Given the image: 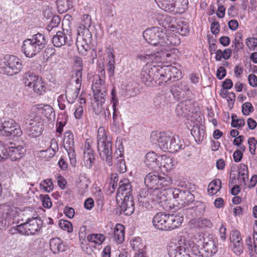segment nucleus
<instances>
[{"mask_svg":"<svg viewBox=\"0 0 257 257\" xmlns=\"http://www.w3.org/2000/svg\"><path fill=\"white\" fill-rule=\"evenodd\" d=\"M230 239L232 243L241 241L240 232L237 230L232 231L230 233Z\"/></svg>","mask_w":257,"mask_h":257,"instance_id":"56","label":"nucleus"},{"mask_svg":"<svg viewBox=\"0 0 257 257\" xmlns=\"http://www.w3.org/2000/svg\"><path fill=\"white\" fill-rule=\"evenodd\" d=\"M160 168L163 167L166 171L170 170L173 167L172 159L165 155L159 156Z\"/></svg>","mask_w":257,"mask_h":257,"instance_id":"43","label":"nucleus"},{"mask_svg":"<svg viewBox=\"0 0 257 257\" xmlns=\"http://www.w3.org/2000/svg\"><path fill=\"white\" fill-rule=\"evenodd\" d=\"M97 150L100 158L105 160L109 166L113 164L112 143L107 137L105 129L99 127L97 132Z\"/></svg>","mask_w":257,"mask_h":257,"instance_id":"5","label":"nucleus"},{"mask_svg":"<svg viewBox=\"0 0 257 257\" xmlns=\"http://www.w3.org/2000/svg\"><path fill=\"white\" fill-rule=\"evenodd\" d=\"M50 249L54 253L64 251L66 247L63 241L58 237L52 238L50 241Z\"/></svg>","mask_w":257,"mask_h":257,"instance_id":"30","label":"nucleus"},{"mask_svg":"<svg viewBox=\"0 0 257 257\" xmlns=\"http://www.w3.org/2000/svg\"><path fill=\"white\" fill-rule=\"evenodd\" d=\"M172 183V179L167 175L163 176L157 172L150 173L145 178V184L150 189L159 190L164 187L168 186Z\"/></svg>","mask_w":257,"mask_h":257,"instance_id":"7","label":"nucleus"},{"mask_svg":"<svg viewBox=\"0 0 257 257\" xmlns=\"http://www.w3.org/2000/svg\"><path fill=\"white\" fill-rule=\"evenodd\" d=\"M38 110L40 113L48 119L50 120L55 116L53 108L49 105H45L43 106L38 107Z\"/></svg>","mask_w":257,"mask_h":257,"instance_id":"44","label":"nucleus"},{"mask_svg":"<svg viewBox=\"0 0 257 257\" xmlns=\"http://www.w3.org/2000/svg\"><path fill=\"white\" fill-rule=\"evenodd\" d=\"M159 71L160 66L146 64L142 70L141 78L146 86H152L161 80Z\"/></svg>","mask_w":257,"mask_h":257,"instance_id":"8","label":"nucleus"},{"mask_svg":"<svg viewBox=\"0 0 257 257\" xmlns=\"http://www.w3.org/2000/svg\"><path fill=\"white\" fill-rule=\"evenodd\" d=\"M182 244V243H181ZM183 247L180 250H177V247H167L168 254L170 257H193L188 252V248L190 247V242L183 241Z\"/></svg>","mask_w":257,"mask_h":257,"instance_id":"20","label":"nucleus"},{"mask_svg":"<svg viewBox=\"0 0 257 257\" xmlns=\"http://www.w3.org/2000/svg\"><path fill=\"white\" fill-rule=\"evenodd\" d=\"M253 110V106L251 103L247 102L243 104L242 106V112L245 115H249V113Z\"/></svg>","mask_w":257,"mask_h":257,"instance_id":"58","label":"nucleus"},{"mask_svg":"<svg viewBox=\"0 0 257 257\" xmlns=\"http://www.w3.org/2000/svg\"><path fill=\"white\" fill-rule=\"evenodd\" d=\"M65 33L64 31H58L52 38V43L56 47H61L65 44L71 46L72 37L71 31H67Z\"/></svg>","mask_w":257,"mask_h":257,"instance_id":"18","label":"nucleus"},{"mask_svg":"<svg viewBox=\"0 0 257 257\" xmlns=\"http://www.w3.org/2000/svg\"><path fill=\"white\" fill-rule=\"evenodd\" d=\"M108 62L107 64V67L109 76H112L114 73L115 70V60L114 55L111 52L108 53Z\"/></svg>","mask_w":257,"mask_h":257,"instance_id":"49","label":"nucleus"},{"mask_svg":"<svg viewBox=\"0 0 257 257\" xmlns=\"http://www.w3.org/2000/svg\"><path fill=\"white\" fill-rule=\"evenodd\" d=\"M39 78V76L34 74L33 73L28 72L24 75L23 80L26 86L31 88L33 85V84L37 81V78Z\"/></svg>","mask_w":257,"mask_h":257,"instance_id":"41","label":"nucleus"},{"mask_svg":"<svg viewBox=\"0 0 257 257\" xmlns=\"http://www.w3.org/2000/svg\"><path fill=\"white\" fill-rule=\"evenodd\" d=\"M191 133L198 144H200L202 141L205 136V132L203 127H201L197 125L193 126Z\"/></svg>","mask_w":257,"mask_h":257,"instance_id":"39","label":"nucleus"},{"mask_svg":"<svg viewBox=\"0 0 257 257\" xmlns=\"http://www.w3.org/2000/svg\"><path fill=\"white\" fill-rule=\"evenodd\" d=\"M171 145L166 146L163 148L171 153H175L180 150L183 149L185 147L184 142L177 135L171 136Z\"/></svg>","mask_w":257,"mask_h":257,"instance_id":"26","label":"nucleus"},{"mask_svg":"<svg viewBox=\"0 0 257 257\" xmlns=\"http://www.w3.org/2000/svg\"><path fill=\"white\" fill-rule=\"evenodd\" d=\"M41 189H43L45 192H50L53 190V184L50 179L43 180L40 184Z\"/></svg>","mask_w":257,"mask_h":257,"instance_id":"51","label":"nucleus"},{"mask_svg":"<svg viewBox=\"0 0 257 257\" xmlns=\"http://www.w3.org/2000/svg\"><path fill=\"white\" fill-rule=\"evenodd\" d=\"M170 91L174 97L177 100L188 98L191 91L189 89L187 82L181 81L173 84Z\"/></svg>","mask_w":257,"mask_h":257,"instance_id":"15","label":"nucleus"},{"mask_svg":"<svg viewBox=\"0 0 257 257\" xmlns=\"http://www.w3.org/2000/svg\"><path fill=\"white\" fill-rule=\"evenodd\" d=\"M1 69L2 72L8 75L17 74L22 69V62L14 55H7L5 57L4 65Z\"/></svg>","mask_w":257,"mask_h":257,"instance_id":"10","label":"nucleus"},{"mask_svg":"<svg viewBox=\"0 0 257 257\" xmlns=\"http://www.w3.org/2000/svg\"><path fill=\"white\" fill-rule=\"evenodd\" d=\"M16 214L17 210L14 206L8 204L0 205V219L5 221V225H9L10 221L16 216Z\"/></svg>","mask_w":257,"mask_h":257,"instance_id":"19","label":"nucleus"},{"mask_svg":"<svg viewBox=\"0 0 257 257\" xmlns=\"http://www.w3.org/2000/svg\"><path fill=\"white\" fill-rule=\"evenodd\" d=\"M40 197L42 199L43 207L47 208H50L52 206V203L49 196L48 195H41Z\"/></svg>","mask_w":257,"mask_h":257,"instance_id":"60","label":"nucleus"},{"mask_svg":"<svg viewBox=\"0 0 257 257\" xmlns=\"http://www.w3.org/2000/svg\"><path fill=\"white\" fill-rule=\"evenodd\" d=\"M159 156L154 152L148 153L145 157V163L151 169H156L160 168Z\"/></svg>","mask_w":257,"mask_h":257,"instance_id":"27","label":"nucleus"},{"mask_svg":"<svg viewBox=\"0 0 257 257\" xmlns=\"http://www.w3.org/2000/svg\"><path fill=\"white\" fill-rule=\"evenodd\" d=\"M26 152V149L22 146H12L8 148V157L12 161H17L24 156Z\"/></svg>","mask_w":257,"mask_h":257,"instance_id":"25","label":"nucleus"},{"mask_svg":"<svg viewBox=\"0 0 257 257\" xmlns=\"http://www.w3.org/2000/svg\"><path fill=\"white\" fill-rule=\"evenodd\" d=\"M43 121L39 117H29L25 121L24 126L27 134L32 138H35L41 134L43 130Z\"/></svg>","mask_w":257,"mask_h":257,"instance_id":"11","label":"nucleus"},{"mask_svg":"<svg viewBox=\"0 0 257 257\" xmlns=\"http://www.w3.org/2000/svg\"><path fill=\"white\" fill-rule=\"evenodd\" d=\"M33 85L31 88L37 94L42 95L46 91V87L42 78H37V81Z\"/></svg>","mask_w":257,"mask_h":257,"instance_id":"42","label":"nucleus"},{"mask_svg":"<svg viewBox=\"0 0 257 257\" xmlns=\"http://www.w3.org/2000/svg\"><path fill=\"white\" fill-rule=\"evenodd\" d=\"M132 186L130 180L128 179L123 178L119 181L116 197L121 199V197L132 196Z\"/></svg>","mask_w":257,"mask_h":257,"instance_id":"23","label":"nucleus"},{"mask_svg":"<svg viewBox=\"0 0 257 257\" xmlns=\"http://www.w3.org/2000/svg\"><path fill=\"white\" fill-rule=\"evenodd\" d=\"M91 24V19L89 15H84L81 23L78 27L76 46L79 52L85 55L90 49V44L92 41V34L89 30Z\"/></svg>","mask_w":257,"mask_h":257,"instance_id":"2","label":"nucleus"},{"mask_svg":"<svg viewBox=\"0 0 257 257\" xmlns=\"http://www.w3.org/2000/svg\"><path fill=\"white\" fill-rule=\"evenodd\" d=\"M158 24L165 28H175L172 24L174 19L168 15H158L157 17Z\"/></svg>","mask_w":257,"mask_h":257,"instance_id":"33","label":"nucleus"},{"mask_svg":"<svg viewBox=\"0 0 257 257\" xmlns=\"http://www.w3.org/2000/svg\"><path fill=\"white\" fill-rule=\"evenodd\" d=\"M22 132L20 126L12 119H5L0 122V135L9 136H20Z\"/></svg>","mask_w":257,"mask_h":257,"instance_id":"12","label":"nucleus"},{"mask_svg":"<svg viewBox=\"0 0 257 257\" xmlns=\"http://www.w3.org/2000/svg\"><path fill=\"white\" fill-rule=\"evenodd\" d=\"M243 243L242 241L233 243V250L236 254L240 255L243 251Z\"/></svg>","mask_w":257,"mask_h":257,"instance_id":"59","label":"nucleus"},{"mask_svg":"<svg viewBox=\"0 0 257 257\" xmlns=\"http://www.w3.org/2000/svg\"><path fill=\"white\" fill-rule=\"evenodd\" d=\"M189 223L192 226L198 228L210 227L212 226L211 221L206 218L193 219L190 221Z\"/></svg>","mask_w":257,"mask_h":257,"instance_id":"36","label":"nucleus"},{"mask_svg":"<svg viewBox=\"0 0 257 257\" xmlns=\"http://www.w3.org/2000/svg\"><path fill=\"white\" fill-rule=\"evenodd\" d=\"M90 183L89 179L86 177L84 174H81L77 181V186L78 189L79 193L81 195H84V194L87 191V188Z\"/></svg>","mask_w":257,"mask_h":257,"instance_id":"31","label":"nucleus"},{"mask_svg":"<svg viewBox=\"0 0 257 257\" xmlns=\"http://www.w3.org/2000/svg\"><path fill=\"white\" fill-rule=\"evenodd\" d=\"M115 166L117 170L121 173L126 172V167L125 166L124 160L123 156L120 154L119 158H117Z\"/></svg>","mask_w":257,"mask_h":257,"instance_id":"52","label":"nucleus"},{"mask_svg":"<svg viewBox=\"0 0 257 257\" xmlns=\"http://www.w3.org/2000/svg\"><path fill=\"white\" fill-rule=\"evenodd\" d=\"M193 106L190 100H185L180 102L176 106V113L179 117H186L193 112Z\"/></svg>","mask_w":257,"mask_h":257,"instance_id":"22","label":"nucleus"},{"mask_svg":"<svg viewBox=\"0 0 257 257\" xmlns=\"http://www.w3.org/2000/svg\"><path fill=\"white\" fill-rule=\"evenodd\" d=\"M158 33H155V39L156 40V46H170L176 45L180 43V40L173 36H168L162 28L158 27Z\"/></svg>","mask_w":257,"mask_h":257,"instance_id":"16","label":"nucleus"},{"mask_svg":"<svg viewBox=\"0 0 257 257\" xmlns=\"http://www.w3.org/2000/svg\"><path fill=\"white\" fill-rule=\"evenodd\" d=\"M184 218L182 215L167 214L164 212L156 214L152 220L154 227L161 230H170L181 226Z\"/></svg>","mask_w":257,"mask_h":257,"instance_id":"3","label":"nucleus"},{"mask_svg":"<svg viewBox=\"0 0 257 257\" xmlns=\"http://www.w3.org/2000/svg\"><path fill=\"white\" fill-rule=\"evenodd\" d=\"M150 139L153 144L158 145L164 151H167V150L163 147L169 146L172 142L171 136L164 132H153L151 135Z\"/></svg>","mask_w":257,"mask_h":257,"instance_id":"17","label":"nucleus"},{"mask_svg":"<svg viewBox=\"0 0 257 257\" xmlns=\"http://www.w3.org/2000/svg\"><path fill=\"white\" fill-rule=\"evenodd\" d=\"M168 190L181 207L189 206L194 201V195L188 191H182L178 188H170Z\"/></svg>","mask_w":257,"mask_h":257,"instance_id":"13","label":"nucleus"},{"mask_svg":"<svg viewBox=\"0 0 257 257\" xmlns=\"http://www.w3.org/2000/svg\"><path fill=\"white\" fill-rule=\"evenodd\" d=\"M248 168L244 164L239 165L238 169V178L240 185H245L246 180L248 179Z\"/></svg>","mask_w":257,"mask_h":257,"instance_id":"32","label":"nucleus"},{"mask_svg":"<svg viewBox=\"0 0 257 257\" xmlns=\"http://www.w3.org/2000/svg\"><path fill=\"white\" fill-rule=\"evenodd\" d=\"M125 228L123 225L117 224L113 231L114 237L118 243H121L124 239Z\"/></svg>","mask_w":257,"mask_h":257,"instance_id":"37","label":"nucleus"},{"mask_svg":"<svg viewBox=\"0 0 257 257\" xmlns=\"http://www.w3.org/2000/svg\"><path fill=\"white\" fill-rule=\"evenodd\" d=\"M105 236L102 234L93 233L87 236L88 241L94 243L98 245L101 244L105 240Z\"/></svg>","mask_w":257,"mask_h":257,"instance_id":"46","label":"nucleus"},{"mask_svg":"<svg viewBox=\"0 0 257 257\" xmlns=\"http://www.w3.org/2000/svg\"><path fill=\"white\" fill-rule=\"evenodd\" d=\"M175 0H156V1H158V3H160L159 6L160 8H161L164 11L166 10V9H168L170 5H171V3H173Z\"/></svg>","mask_w":257,"mask_h":257,"instance_id":"62","label":"nucleus"},{"mask_svg":"<svg viewBox=\"0 0 257 257\" xmlns=\"http://www.w3.org/2000/svg\"><path fill=\"white\" fill-rule=\"evenodd\" d=\"M22 221H30L40 217L36 210L30 207L26 208L22 212Z\"/></svg>","mask_w":257,"mask_h":257,"instance_id":"34","label":"nucleus"},{"mask_svg":"<svg viewBox=\"0 0 257 257\" xmlns=\"http://www.w3.org/2000/svg\"><path fill=\"white\" fill-rule=\"evenodd\" d=\"M42 225L43 220L39 217L17 225L15 229L22 235H33L39 232Z\"/></svg>","mask_w":257,"mask_h":257,"instance_id":"9","label":"nucleus"},{"mask_svg":"<svg viewBox=\"0 0 257 257\" xmlns=\"http://www.w3.org/2000/svg\"><path fill=\"white\" fill-rule=\"evenodd\" d=\"M104 74L105 71L104 69H102L101 71L102 77L99 75L95 76L92 85V90L96 103V105L93 106V110L96 114H99L102 111H104V97L106 95L104 79V76H103Z\"/></svg>","mask_w":257,"mask_h":257,"instance_id":"4","label":"nucleus"},{"mask_svg":"<svg viewBox=\"0 0 257 257\" xmlns=\"http://www.w3.org/2000/svg\"><path fill=\"white\" fill-rule=\"evenodd\" d=\"M74 147L73 135L70 131H66L64 136V147L65 149Z\"/></svg>","mask_w":257,"mask_h":257,"instance_id":"47","label":"nucleus"},{"mask_svg":"<svg viewBox=\"0 0 257 257\" xmlns=\"http://www.w3.org/2000/svg\"><path fill=\"white\" fill-rule=\"evenodd\" d=\"M58 149L57 141L55 139H52L50 148L46 150L41 151L40 154L41 157H44L46 159H48L54 156Z\"/></svg>","mask_w":257,"mask_h":257,"instance_id":"29","label":"nucleus"},{"mask_svg":"<svg viewBox=\"0 0 257 257\" xmlns=\"http://www.w3.org/2000/svg\"><path fill=\"white\" fill-rule=\"evenodd\" d=\"M175 27L176 32L182 36H186L189 34V27L187 24L180 22L178 23Z\"/></svg>","mask_w":257,"mask_h":257,"instance_id":"50","label":"nucleus"},{"mask_svg":"<svg viewBox=\"0 0 257 257\" xmlns=\"http://www.w3.org/2000/svg\"><path fill=\"white\" fill-rule=\"evenodd\" d=\"M248 144L249 145V150L250 153L252 155H254L255 152L256 146L257 145V141L253 137L250 138L248 140Z\"/></svg>","mask_w":257,"mask_h":257,"instance_id":"57","label":"nucleus"},{"mask_svg":"<svg viewBox=\"0 0 257 257\" xmlns=\"http://www.w3.org/2000/svg\"><path fill=\"white\" fill-rule=\"evenodd\" d=\"M61 19L58 16H54L50 22L49 24L47 26V30L50 31L53 28L57 27L60 24Z\"/></svg>","mask_w":257,"mask_h":257,"instance_id":"55","label":"nucleus"},{"mask_svg":"<svg viewBox=\"0 0 257 257\" xmlns=\"http://www.w3.org/2000/svg\"><path fill=\"white\" fill-rule=\"evenodd\" d=\"M59 226L62 230H66L68 232L73 231V226L69 221L61 219L59 221Z\"/></svg>","mask_w":257,"mask_h":257,"instance_id":"54","label":"nucleus"},{"mask_svg":"<svg viewBox=\"0 0 257 257\" xmlns=\"http://www.w3.org/2000/svg\"><path fill=\"white\" fill-rule=\"evenodd\" d=\"M122 201L120 205V211L125 215H130L134 211L135 203L132 196L121 197Z\"/></svg>","mask_w":257,"mask_h":257,"instance_id":"24","label":"nucleus"},{"mask_svg":"<svg viewBox=\"0 0 257 257\" xmlns=\"http://www.w3.org/2000/svg\"><path fill=\"white\" fill-rule=\"evenodd\" d=\"M188 0H175L165 11L173 14H182L188 9Z\"/></svg>","mask_w":257,"mask_h":257,"instance_id":"21","label":"nucleus"},{"mask_svg":"<svg viewBox=\"0 0 257 257\" xmlns=\"http://www.w3.org/2000/svg\"><path fill=\"white\" fill-rule=\"evenodd\" d=\"M83 162L84 166L88 169H90L93 166L95 160L93 151L87 150L83 153Z\"/></svg>","mask_w":257,"mask_h":257,"instance_id":"38","label":"nucleus"},{"mask_svg":"<svg viewBox=\"0 0 257 257\" xmlns=\"http://www.w3.org/2000/svg\"><path fill=\"white\" fill-rule=\"evenodd\" d=\"M80 90L78 88L74 89H68L66 91V97L69 103L74 102L79 93Z\"/></svg>","mask_w":257,"mask_h":257,"instance_id":"48","label":"nucleus"},{"mask_svg":"<svg viewBox=\"0 0 257 257\" xmlns=\"http://www.w3.org/2000/svg\"><path fill=\"white\" fill-rule=\"evenodd\" d=\"M245 43L249 49H254L257 47V38H248Z\"/></svg>","mask_w":257,"mask_h":257,"instance_id":"61","label":"nucleus"},{"mask_svg":"<svg viewBox=\"0 0 257 257\" xmlns=\"http://www.w3.org/2000/svg\"><path fill=\"white\" fill-rule=\"evenodd\" d=\"M56 3L58 11L60 14L66 13L73 7L72 0H57Z\"/></svg>","mask_w":257,"mask_h":257,"instance_id":"35","label":"nucleus"},{"mask_svg":"<svg viewBox=\"0 0 257 257\" xmlns=\"http://www.w3.org/2000/svg\"><path fill=\"white\" fill-rule=\"evenodd\" d=\"M183 241L190 242V247L188 248V252L191 251V254L196 256L211 257L215 254L217 251V242L215 238L213 237L207 236L204 238L203 242L202 251H200L199 246L195 244L192 241L189 239V237L185 235H180L175 241H172L169 243L168 247H177V250H180L183 247Z\"/></svg>","mask_w":257,"mask_h":257,"instance_id":"1","label":"nucleus"},{"mask_svg":"<svg viewBox=\"0 0 257 257\" xmlns=\"http://www.w3.org/2000/svg\"><path fill=\"white\" fill-rule=\"evenodd\" d=\"M68 153V155L70 158L71 164H73L76 162L75 154L74 152V147L65 148Z\"/></svg>","mask_w":257,"mask_h":257,"instance_id":"63","label":"nucleus"},{"mask_svg":"<svg viewBox=\"0 0 257 257\" xmlns=\"http://www.w3.org/2000/svg\"><path fill=\"white\" fill-rule=\"evenodd\" d=\"M160 78L161 81L158 82L160 84L161 82L163 81L167 82L171 81L173 79V81L175 79H178L181 77V71L176 67L172 65L164 66L161 67L160 66Z\"/></svg>","mask_w":257,"mask_h":257,"instance_id":"14","label":"nucleus"},{"mask_svg":"<svg viewBox=\"0 0 257 257\" xmlns=\"http://www.w3.org/2000/svg\"><path fill=\"white\" fill-rule=\"evenodd\" d=\"M172 55L168 51H161L154 53V63H161L170 61V57Z\"/></svg>","mask_w":257,"mask_h":257,"instance_id":"40","label":"nucleus"},{"mask_svg":"<svg viewBox=\"0 0 257 257\" xmlns=\"http://www.w3.org/2000/svg\"><path fill=\"white\" fill-rule=\"evenodd\" d=\"M226 74V70L224 67L220 66L218 68L216 72V76L219 79H222Z\"/></svg>","mask_w":257,"mask_h":257,"instance_id":"64","label":"nucleus"},{"mask_svg":"<svg viewBox=\"0 0 257 257\" xmlns=\"http://www.w3.org/2000/svg\"><path fill=\"white\" fill-rule=\"evenodd\" d=\"M118 177L116 174H112L110 176V181L108 184V188L111 193L114 191L117 186Z\"/></svg>","mask_w":257,"mask_h":257,"instance_id":"53","label":"nucleus"},{"mask_svg":"<svg viewBox=\"0 0 257 257\" xmlns=\"http://www.w3.org/2000/svg\"><path fill=\"white\" fill-rule=\"evenodd\" d=\"M158 27H153L148 28L143 32V37L149 44L156 46V40L155 39V33H158Z\"/></svg>","mask_w":257,"mask_h":257,"instance_id":"28","label":"nucleus"},{"mask_svg":"<svg viewBox=\"0 0 257 257\" xmlns=\"http://www.w3.org/2000/svg\"><path fill=\"white\" fill-rule=\"evenodd\" d=\"M221 182L219 179L212 180L208 185V192L211 195L216 194L221 188Z\"/></svg>","mask_w":257,"mask_h":257,"instance_id":"45","label":"nucleus"},{"mask_svg":"<svg viewBox=\"0 0 257 257\" xmlns=\"http://www.w3.org/2000/svg\"><path fill=\"white\" fill-rule=\"evenodd\" d=\"M46 41L43 35L38 33L32 38L24 40L22 51L27 57L32 58L40 53L45 47Z\"/></svg>","mask_w":257,"mask_h":257,"instance_id":"6","label":"nucleus"}]
</instances>
